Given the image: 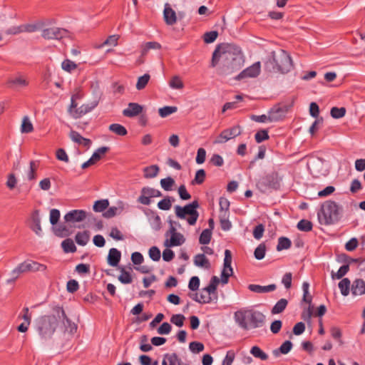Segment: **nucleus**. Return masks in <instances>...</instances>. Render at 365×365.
<instances>
[{"instance_id":"obj_1","label":"nucleus","mask_w":365,"mask_h":365,"mask_svg":"<svg viewBox=\"0 0 365 365\" xmlns=\"http://www.w3.org/2000/svg\"><path fill=\"white\" fill-rule=\"evenodd\" d=\"M53 314L43 315L38 317L34 322V329L43 343L49 341L54 334L61 320L66 331L73 334L77 329V326L66 316L63 309L59 306L53 307Z\"/></svg>"},{"instance_id":"obj_2","label":"nucleus","mask_w":365,"mask_h":365,"mask_svg":"<svg viewBox=\"0 0 365 365\" xmlns=\"http://www.w3.org/2000/svg\"><path fill=\"white\" fill-rule=\"evenodd\" d=\"M220 62V75H230L239 70L244 63L240 48L232 44L218 45L212 53L210 66L214 68Z\"/></svg>"},{"instance_id":"obj_3","label":"nucleus","mask_w":365,"mask_h":365,"mask_svg":"<svg viewBox=\"0 0 365 365\" xmlns=\"http://www.w3.org/2000/svg\"><path fill=\"white\" fill-rule=\"evenodd\" d=\"M234 319L238 326L245 330L262 327L265 322V316L253 309H240L235 312Z\"/></svg>"},{"instance_id":"obj_4","label":"nucleus","mask_w":365,"mask_h":365,"mask_svg":"<svg viewBox=\"0 0 365 365\" xmlns=\"http://www.w3.org/2000/svg\"><path fill=\"white\" fill-rule=\"evenodd\" d=\"M265 69L270 72H281L286 73L293 67L292 58L284 50L272 51L269 59L264 63Z\"/></svg>"},{"instance_id":"obj_5","label":"nucleus","mask_w":365,"mask_h":365,"mask_svg":"<svg viewBox=\"0 0 365 365\" xmlns=\"http://www.w3.org/2000/svg\"><path fill=\"white\" fill-rule=\"evenodd\" d=\"M341 207L336 202L327 200L322 205L321 210L318 212L319 223L324 225H333L341 217Z\"/></svg>"},{"instance_id":"obj_6","label":"nucleus","mask_w":365,"mask_h":365,"mask_svg":"<svg viewBox=\"0 0 365 365\" xmlns=\"http://www.w3.org/2000/svg\"><path fill=\"white\" fill-rule=\"evenodd\" d=\"M199 207L197 200H194L184 207L176 205L175 207V215L180 219H186L190 225H194L199 217V212L197 210Z\"/></svg>"},{"instance_id":"obj_7","label":"nucleus","mask_w":365,"mask_h":365,"mask_svg":"<svg viewBox=\"0 0 365 365\" xmlns=\"http://www.w3.org/2000/svg\"><path fill=\"white\" fill-rule=\"evenodd\" d=\"M281 179L277 172H272L261 178L257 182V187L262 192L271 190H278L280 187Z\"/></svg>"},{"instance_id":"obj_8","label":"nucleus","mask_w":365,"mask_h":365,"mask_svg":"<svg viewBox=\"0 0 365 365\" xmlns=\"http://www.w3.org/2000/svg\"><path fill=\"white\" fill-rule=\"evenodd\" d=\"M92 95L93 98L90 102L81 105L79 108H78V109L74 110V118H78L82 115L92 111L96 107H97L103 95L98 86L93 88Z\"/></svg>"},{"instance_id":"obj_9","label":"nucleus","mask_w":365,"mask_h":365,"mask_svg":"<svg viewBox=\"0 0 365 365\" xmlns=\"http://www.w3.org/2000/svg\"><path fill=\"white\" fill-rule=\"evenodd\" d=\"M87 218L90 222L94 220L92 213L83 210H73L64 215V220L68 223L81 222Z\"/></svg>"},{"instance_id":"obj_10","label":"nucleus","mask_w":365,"mask_h":365,"mask_svg":"<svg viewBox=\"0 0 365 365\" xmlns=\"http://www.w3.org/2000/svg\"><path fill=\"white\" fill-rule=\"evenodd\" d=\"M162 192L150 187H143L140 190V195L137 202L143 205H149L151 203V198L161 197Z\"/></svg>"},{"instance_id":"obj_11","label":"nucleus","mask_w":365,"mask_h":365,"mask_svg":"<svg viewBox=\"0 0 365 365\" xmlns=\"http://www.w3.org/2000/svg\"><path fill=\"white\" fill-rule=\"evenodd\" d=\"M41 36L43 38L48 40H60L68 36V31L66 29L58 27H51L42 29Z\"/></svg>"},{"instance_id":"obj_12","label":"nucleus","mask_w":365,"mask_h":365,"mask_svg":"<svg viewBox=\"0 0 365 365\" xmlns=\"http://www.w3.org/2000/svg\"><path fill=\"white\" fill-rule=\"evenodd\" d=\"M241 133L242 129L240 125H235L230 128L225 129L221 132L215 143L218 144L225 143L229 140L240 135Z\"/></svg>"},{"instance_id":"obj_13","label":"nucleus","mask_w":365,"mask_h":365,"mask_svg":"<svg viewBox=\"0 0 365 365\" xmlns=\"http://www.w3.org/2000/svg\"><path fill=\"white\" fill-rule=\"evenodd\" d=\"M22 273L26 272H44L46 270L47 267L43 264H40L37 262L27 259L19 264Z\"/></svg>"},{"instance_id":"obj_14","label":"nucleus","mask_w":365,"mask_h":365,"mask_svg":"<svg viewBox=\"0 0 365 365\" xmlns=\"http://www.w3.org/2000/svg\"><path fill=\"white\" fill-rule=\"evenodd\" d=\"M261 71V64L259 61L255 62L252 66L247 67L240 72L236 77V80H241L245 78H255L259 76Z\"/></svg>"},{"instance_id":"obj_15","label":"nucleus","mask_w":365,"mask_h":365,"mask_svg":"<svg viewBox=\"0 0 365 365\" xmlns=\"http://www.w3.org/2000/svg\"><path fill=\"white\" fill-rule=\"evenodd\" d=\"M31 224L29 225L32 231L35 232L38 237L43 235L42 228L41 226V217L38 210H35L32 212L30 217Z\"/></svg>"},{"instance_id":"obj_16","label":"nucleus","mask_w":365,"mask_h":365,"mask_svg":"<svg viewBox=\"0 0 365 365\" xmlns=\"http://www.w3.org/2000/svg\"><path fill=\"white\" fill-rule=\"evenodd\" d=\"M143 111V106L137 103H129L128 108L123 110V114L126 117H135Z\"/></svg>"},{"instance_id":"obj_17","label":"nucleus","mask_w":365,"mask_h":365,"mask_svg":"<svg viewBox=\"0 0 365 365\" xmlns=\"http://www.w3.org/2000/svg\"><path fill=\"white\" fill-rule=\"evenodd\" d=\"M185 238L181 233L178 232L170 236V240L166 239L164 242V246L166 247H171L180 246L185 243Z\"/></svg>"},{"instance_id":"obj_18","label":"nucleus","mask_w":365,"mask_h":365,"mask_svg":"<svg viewBox=\"0 0 365 365\" xmlns=\"http://www.w3.org/2000/svg\"><path fill=\"white\" fill-rule=\"evenodd\" d=\"M351 294L354 296L365 294V282L361 279H355L351 287Z\"/></svg>"},{"instance_id":"obj_19","label":"nucleus","mask_w":365,"mask_h":365,"mask_svg":"<svg viewBox=\"0 0 365 365\" xmlns=\"http://www.w3.org/2000/svg\"><path fill=\"white\" fill-rule=\"evenodd\" d=\"M69 137L73 142L83 145L86 148H89L91 145V140L90 139L83 137L79 133L75 130H71Z\"/></svg>"},{"instance_id":"obj_20","label":"nucleus","mask_w":365,"mask_h":365,"mask_svg":"<svg viewBox=\"0 0 365 365\" xmlns=\"http://www.w3.org/2000/svg\"><path fill=\"white\" fill-rule=\"evenodd\" d=\"M277 286L274 284H271L267 286H261L259 284H251L248 286V289L255 293H267L271 292L276 289Z\"/></svg>"},{"instance_id":"obj_21","label":"nucleus","mask_w":365,"mask_h":365,"mask_svg":"<svg viewBox=\"0 0 365 365\" xmlns=\"http://www.w3.org/2000/svg\"><path fill=\"white\" fill-rule=\"evenodd\" d=\"M163 16L165 21L168 25H173L175 24L177 20L175 11L170 8L168 4H165Z\"/></svg>"},{"instance_id":"obj_22","label":"nucleus","mask_w":365,"mask_h":365,"mask_svg":"<svg viewBox=\"0 0 365 365\" xmlns=\"http://www.w3.org/2000/svg\"><path fill=\"white\" fill-rule=\"evenodd\" d=\"M285 110L280 107H274L269 112V121L277 122L282 120L284 116Z\"/></svg>"},{"instance_id":"obj_23","label":"nucleus","mask_w":365,"mask_h":365,"mask_svg":"<svg viewBox=\"0 0 365 365\" xmlns=\"http://www.w3.org/2000/svg\"><path fill=\"white\" fill-rule=\"evenodd\" d=\"M120 257V252L116 248H111L108 255V263L112 267H115L118 264Z\"/></svg>"},{"instance_id":"obj_24","label":"nucleus","mask_w":365,"mask_h":365,"mask_svg":"<svg viewBox=\"0 0 365 365\" xmlns=\"http://www.w3.org/2000/svg\"><path fill=\"white\" fill-rule=\"evenodd\" d=\"M53 232L54 235L59 237H66L71 235L70 228L66 225L65 224H58L56 225L55 227H53Z\"/></svg>"},{"instance_id":"obj_25","label":"nucleus","mask_w":365,"mask_h":365,"mask_svg":"<svg viewBox=\"0 0 365 365\" xmlns=\"http://www.w3.org/2000/svg\"><path fill=\"white\" fill-rule=\"evenodd\" d=\"M220 283V279L217 276H213L209 284L202 289V292H206L207 294H212L213 296H217V287Z\"/></svg>"},{"instance_id":"obj_26","label":"nucleus","mask_w":365,"mask_h":365,"mask_svg":"<svg viewBox=\"0 0 365 365\" xmlns=\"http://www.w3.org/2000/svg\"><path fill=\"white\" fill-rule=\"evenodd\" d=\"M292 346V343L290 341L287 340L282 343L279 349L273 350L272 354L276 357H278L280 354H287L291 351Z\"/></svg>"},{"instance_id":"obj_27","label":"nucleus","mask_w":365,"mask_h":365,"mask_svg":"<svg viewBox=\"0 0 365 365\" xmlns=\"http://www.w3.org/2000/svg\"><path fill=\"white\" fill-rule=\"evenodd\" d=\"M194 264L197 267L209 268L210 267L208 259L205 254H198L195 256Z\"/></svg>"},{"instance_id":"obj_28","label":"nucleus","mask_w":365,"mask_h":365,"mask_svg":"<svg viewBox=\"0 0 365 365\" xmlns=\"http://www.w3.org/2000/svg\"><path fill=\"white\" fill-rule=\"evenodd\" d=\"M90 240V235L88 231L78 232L75 237L76 243L81 246H85Z\"/></svg>"},{"instance_id":"obj_29","label":"nucleus","mask_w":365,"mask_h":365,"mask_svg":"<svg viewBox=\"0 0 365 365\" xmlns=\"http://www.w3.org/2000/svg\"><path fill=\"white\" fill-rule=\"evenodd\" d=\"M8 85L11 88L25 87L28 85L27 81L21 76L10 79Z\"/></svg>"},{"instance_id":"obj_30","label":"nucleus","mask_w":365,"mask_h":365,"mask_svg":"<svg viewBox=\"0 0 365 365\" xmlns=\"http://www.w3.org/2000/svg\"><path fill=\"white\" fill-rule=\"evenodd\" d=\"M250 354L255 358L259 359L262 361H266L268 359V355L258 346H254L250 349Z\"/></svg>"},{"instance_id":"obj_31","label":"nucleus","mask_w":365,"mask_h":365,"mask_svg":"<svg viewBox=\"0 0 365 365\" xmlns=\"http://www.w3.org/2000/svg\"><path fill=\"white\" fill-rule=\"evenodd\" d=\"M44 24L41 21L36 22L35 24H23L22 30L23 32H29L32 33L40 29H42Z\"/></svg>"},{"instance_id":"obj_32","label":"nucleus","mask_w":365,"mask_h":365,"mask_svg":"<svg viewBox=\"0 0 365 365\" xmlns=\"http://www.w3.org/2000/svg\"><path fill=\"white\" fill-rule=\"evenodd\" d=\"M339 288L343 296L349 295L350 292L351 282L348 278H344L339 282Z\"/></svg>"},{"instance_id":"obj_33","label":"nucleus","mask_w":365,"mask_h":365,"mask_svg":"<svg viewBox=\"0 0 365 365\" xmlns=\"http://www.w3.org/2000/svg\"><path fill=\"white\" fill-rule=\"evenodd\" d=\"M288 301L286 299H279L272 309V314H277L282 312L287 307Z\"/></svg>"},{"instance_id":"obj_34","label":"nucleus","mask_w":365,"mask_h":365,"mask_svg":"<svg viewBox=\"0 0 365 365\" xmlns=\"http://www.w3.org/2000/svg\"><path fill=\"white\" fill-rule=\"evenodd\" d=\"M109 130L120 136H125L128 131L126 128L118 123H113L109 125Z\"/></svg>"},{"instance_id":"obj_35","label":"nucleus","mask_w":365,"mask_h":365,"mask_svg":"<svg viewBox=\"0 0 365 365\" xmlns=\"http://www.w3.org/2000/svg\"><path fill=\"white\" fill-rule=\"evenodd\" d=\"M61 247L66 253H73L76 251V247L71 239H66L61 242Z\"/></svg>"},{"instance_id":"obj_36","label":"nucleus","mask_w":365,"mask_h":365,"mask_svg":"<svg viewBox=\"0 0 365 365\" xmlns=\"http://www.w3.org/2000/svg\"><path fill=\"white\" fill-rule=\"evenodd\" d=\"M149 222L151 227L154 230L158 231L161 228V219L156 213H152V215L149 218Z\"/></svg>"},{"instance_id":"obj_37","label":"nucleus","mask_w":365,"mask_h":365,"mask_svg":"<svg viewBox=\"0 0 365 365\" xmlns=\"http://www.w3.org/2000/svg\"><path fill=\"white\" fill-rule=\"evenodd\" d=\"M159 172V167L156 165H150L144 168V177L153 178L157 176Z\"/></svg>"},{"instance_id":"obj_38","label":"nucleus","mask_w":365,"mask_h":365,"mask_svg":"<svg viewBox=\"0 0 365 365\" xmlns=\"http://www.w3.org/2000/svg\"><path fill=\"white\" fill-rule=\"evenodd\" d=\"M174 200V198L171 197H165L158 202V207L162 210H169L172 207V202Z\"/></svg>"},{"instance_id":"obj_39","label":"nucleus","mask_w":365,"mask_h":365,"mask_svg":"<svg viewBox=\"0 0 365 365\" xmlns=\"http://www.w3.org/2000/svg\"><path fill=\"white\" fill-rule=\"evenodd\" d=\"M150 78V76L148 73H145L143 76H140L138 78L136 83V89L138 91H141L145 88L147 84L148 83Z\"/></svg>"},{"instance_id":"obj_40","label":"nucleus","mask_w":365,"mask_h":365,"mask_svg":"<svg viewBox=\"0 0 365 365\" xmlns=\"http://www.w3.org/2000/svg\"><path fill=\"white\" fill-rule=\"evenodd\" d=\"M34 130L33 125L28 116H24L22 120L21 131L23 133H29Z\"/></svg>"},{"instance_id":"obj_41","label":"nucleus","mask_w":365,"mask_h":365,"mask_svg":"<svg viewBox=\"0 0 365 365\" xmlns=\"http://www.w3.org/2000/svg\"><path fill=\"white\" fill-rule=\"evenodd\" d=\"M291 240L285 237H281L278 239V244L277 245V250L282 251L283 250H287L291 247Z\"/></svg>"},{"instance_id":"obj_42","label":"nucleus","mask_w":365,"mask_h":365,"mask_svg":"<svg viewBox=\"0 0 365 365\" xmlns=\"http://www.w3.org/2000/svg\"><path fill=\"white\" fill-rule=\"evenodd\" d=\"M212 238V232L210 229L204 230L200 235L199 242L201 245H207Z\"/></svg>"},{"instance_id":"obj_43","label":"nucleus","mask_w":365,"mask_h":365,"mask_svg":"<svg viewBox=\"0 0 365 365\" xmlns=\"http://www.w3.org/2000/svg\"><path fill=\"white\" fill-rule=\"evenodd\" d=\"M108 205V200H100L95 202L93 208L95 212H101L106 210Z\"/></svg>"},{"instance_id":"obj_44","label":"nucleus","mask_w":365,"mask_h":365,"mask_svg":"<svg viewBox=\"0 0 365 365\" xmlns=\"http://www.w3.org/2000/svg\"><path fill=\"white\" fill-rule=\"evenodd\" d=\"M312 223L311 221L307 220H301L297 225V227L299 230L303 232H309L312 230Z\"/></svg>"},{"instance_id":"obj_45","label":"nucleus","mask_w":365,"mask_h":365,"mask_svg":"<svg viewBox=\"0 0 365 365\" xmlns=\"http://www.w3.org/2000/svg\"><path fill=\"white\" fill-rule=\"evenodd\" d=\"M228 217L229 215H225V213L220 214L219 216L221 228L225 231L229 230L232 227V224L228 220Z\"/></svg>"},{"instance_id":"obj_46","label":"nucleus","mask_w":365,"mask_h":365,"mask_svg":"<svg viewBox=\"0 0 365 365\" xmlns=\"http://www.w3.org/2000/svg\"><path fill=\"white\" fill-rule=\"evenodd\" d=\"M176 362L179 364L177 359V354L175 353L165 354L162 361V365H175V363Z\"/></svg>"},{"instance_id":"obj_47","label":"nucleus","mask_w":365,"mask_h":365,"mask_svg":"<svg viewBox=\"0 0 365 365\" xmlns=\"http://www.w3.org/2000/svg\"><path fill=\"white\" fill-rule=\"evenodd\" d=\"M346 108L344 107H333L331 109L330 114L333 118L339 119L344 117L346 114Z\"/></svg>"},{"instance_id":"obj_48","label":"nucleus","mask_w":365,"mask_h":365,"mask_svg":"<svg viewBox=\"0 0 365 365\" xmlns=\"http://www.w3.org/2000/svg\"><path fill=\"white\" fill-rule=\"evenodd\" d=\"M109 150V148L103 146L98 148L92 155V156L90 158L91 160L94 163V164L98 161L101 158V155L105 154L108 150Z\"/></svg>"},{"instance_id":"obj_49","label":"nucleus","mask_w":365,"mask_h":365,"mask_svg":"<svg viewBox=\"0 0 365 365\" xmlns=\"http://www.w3.org/2000/svg\"><path fill=\"white\" fill-rule=\"evenodd\" d=\"M174 185L175 180L171 177H168L160 180V185L165 191L171 190Z\"/></svg>"},{"instance_id":"obj_50","label":"nucleus","mask_w":365,"mask_h":365,"mask_svg":"<svg viewBox=\"0 0 365 365\" xmlns=\"http://www.w3.org/2000/svg\"><path fill=\"white\" fill-rule=\"evenodd\" d=\"M178 108L175 106H164L163 108H160L158 112L160 117L165 118L169 115L176 112Z\"/></svg>"},{"instance_id":"obj_51","label":"nucleus","mask_w":365,"mask_h":365,"mask_svg":"<svg viewBox=\"0 0 365 365\" xmlns=\"http://www.w3.org/2000/svg\"><path fill=\"white\" fill-rule=\"evenodd\" d=\"M233 269L232 267L227 268L226 267H223V269L221 272V282L223 284H225L228 282L229 277L232 275Z\"/></svg>"},{"instance_id":"obj_52","label":"nucleus","mask_w":365,"mask_h":365,"mask_svg":"<svg viewBox=\"0 0 365 365\" xmlns=\"http://www.w3.org/2000/svg\"><path fill=\"white\" fill-rule=\"evenodd\" d=\"M219 205L220 207V214L225 213V215H229V200L225 197H220Z\"/></svg>"},{"instance_id":"obj_53","label":"nucleus","mask_w":365,"mask_h":365,"mask_svg":"<svg viewBox=\"0 0 365 365\" xmlns=\"http://www.w3.org/2000/svg\"><path fill=\"white\" fill-rule=\"evenodd\" d=\"M206 173L203 169L198 170L196 173L194 180L192 181V184H202L205 179Z\"/></svg>"},{"instance_id":"obj_54","label":"nucleus","mask_w":365,"mask_h":365,"mask_svg":"<svg viewBox=\"0 0 365 365\" xmlns=\"http://www.w3.org/2000/svg\"><path fill=\"white\" fill-rule=\"evenodd\" d=\"M120 272V274L118 276V280L122 284H130L132 282V277L128 272L122 268Z\"/></svg>"},{"instance_id":"obj_55","label":"nucleus","mask_w":365,"mask_h":365,"mask_svg":"<svg viewBox=\"0 0 365 365\" xmlns=\"http://www.w3.org/2000/svg\"><path fill=\"white\" fill-rule=\"evenodd\" d=\"M185 317L181 314H173L170 318V322L178 327H181L184 324Z\"/></svg>"},{"instance_id":"obj_56","label":"nucleus","mask_w":365,"mask_h":365,"mask_svg":"<svg viewBox=\"0 0 365 365\" xmlns=\"http://www.w3.org/2000/svg\"><path fill=\"white\" fill-rule=\"evenodd\" d=\"M61 68L65 71L71 73L77 68V65L73 61L69 59H66L62 62Z\"/></svg>"},{"instance_id":"obj_57","label":"nucleus","mask_w":365,"mask_h":365,"mask_svg":"<svg viewBox=\"0 0 365 365\" xmlns=\"http://www.w3.org/2000/svg\"><path fill=\"white\" fill-rule=\"evenodd\" d=\"M160 44L155 41L147 42L142 48V55L146 54L150 49H160Z\"/></svg>"},{"instance_id":"obj_58","label":"nucleus","mask_w":365,"mask_h":365,"mask_svg":"<svg viewBox=\"0 0 365 365\" xmlns=\"http://www.w3.org/2000/svg\"><path fill=\"white\" fill-rule=\"evenodd\" d=\"M309 284L307 282H304L302 284L303 301L310 304L312 303V297L309 295Z\"/></svg>"},{"instance_id":"obj_59","label":"nucleus","mask_w":365,"mask_h":365,"mask_svg":"<svg viewBox=\"0 0 365 365\" xmlns=\"http://www.w3.org/2000/svg\"><path fill=\"white\" fill-rule=\"evenodd\" d=\"M266 252V247L264 244H260L254 252L255 257L258 259L261 260L264 257Z\"/></svg>"},{"instance_id":"obj_60","label":"nucleus","mask_w":365,"mask_h":365,"mask_svg":"<svg viewBox=\"0 0 365 365\" xmlns=\"http://www.w3.org/2000/svg\"><path fill=\"white\" fill-rule=\"evenodd\" d=\"M189 349L192 353L197 354L204 350V345L199 341H192L190 343Z\"/></svg>"},{"instance_id":"obj_61","label":"nucleus","mask_w":365,"mask_h":365,"mask_svg":"<svg viewBox=\"0 0 365 365\" xmlns=\"http://www.w3.org/2000/svg\"><path fill=\"white\" fill-rule=\"evenodd\" d=\"M122 209L118 208L117 207H110L108 209L106 210V212H103V215L106 218H111L114 216H115L118 214H120Z\"/></svg>"},{"instance_id":"obj_62","label":"nucleus","mask_w":365,"mask_h":365,"mask_svg":"<svg viewBox=\"0 0 365 365\" xmlns=\"http://www.w3.org/2000/svg\"><path fill=\"white\" fill-rule=\"evenodd\" d=\"M149 257L153 261L158 262L160 259V251L158 247L153 246L149 249Z\"/></svg>"},{"instance_id":"obj_63","label":"nucleus","mask_w":365,"mask_h":365,"mask_svg":"<svg viewBox=\"0 0 365 365\" xmlns=\"http://www.w3.org/2000/svg\"><path fill=\"white\" fill-rule=\"evenodd\" d=\"M60 211L58 209H51L50 210L49 220L52 225H56L60 218Z\"/></svg>"},{"instance_id":"obj_64","label":"nucleus","mask_w":365,"mask_h":365,"mask_svg":"<svg viewBox=\"0 0 365 365\" xmlns=\"http://www.w3.org/2000/svg\"><path fill=\"white\" fill-rule=\"evenodd\" d=\"M218 36V32L217 31H212L209 32H206L204 34V41L207 43H211L215 41Z\"/></svg>"}]
</instances>
